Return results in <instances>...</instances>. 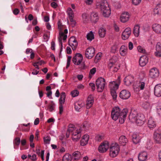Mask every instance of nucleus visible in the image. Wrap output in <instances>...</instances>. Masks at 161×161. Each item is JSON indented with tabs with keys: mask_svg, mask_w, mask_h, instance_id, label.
I'll return each mask as SVG.
<instances>
[{
	"mask_svg": "<svg viewBox=\"0 0 161 161\" xmlns=\"http://www.w3.org/2000/svg\"><path fill=\"white\" fill-rule=\"evenodd\" d=\"M128 112V110L126 109H124L121 111L119 108L116 107L113 109L111 116L112 119L114 120L119 119V122L121 124H122L124 122Z\"/></svg>",
	"mask_w": 161,
	"mask_h": 161,
	"instance_id": "f257e3e1",
	"label": "nucleus"
},
{
	"mask_svg": "<svg viewBox=\"0 0 161 161\" xmlns=\"http://www.w3.org/2000/svg\"><path fill=\"white\" fill-rule=\"evenodd\" d=\"M70 128L69 130V131H72V138L74 141L76 142L78 140L81 136V131L75 127L74 125L72 124H70Z\"/></svg>",
	"mask_w": 161,
	"mask_h": 161,
	"instance_id": "f03ea898",
	"label": "nucleus"
},
{
	"mask_svg": "<svg viewBox=\"0 0 161 161\" xmlns=\"http://www.w3.org/2000/svg\"><path fill=\"white\" fill-rule=\"evenodd\" d=\"M105 17H108L111 14V10L107 2L105 0L101 1V12Z\"/></svg>",
	"mask_w": 161,
	"mask_h": 161,
	"instance_id": "7ed1b4c3",
	"label": "nucleus"
},
{
	"mask_svg": "<svg viewBox=\"0 0 161 161\" xmlns=\"http://www.w3.org/2000/svg\"><path fill=\"white\" fill-rule=\"evenodd\" d=\"M119 151V147L117 143L112 144L110 147L109 154L111 157H115L118 154Z\"/></svg>",
	"mask_w": 161,
	"mask_h": 161,
	"instance_id": "20e7f679",
	"label": "nucleus"
},
{
	"mask_svg": "<svg viewBox=\"0 0 161 161\" xmlns=\"http://www.w3.org/2000/svg\"><path fill=\"white\" fill-rule=\"evenodd\" d=\"M120 82V77L119 76L117 80L110 82L109 86L110 90H117L119 88Z\"/></svg>",
	"mask_w": 161,
	"mask_h": 161,
	"instance_id": "39448f33",
	"label": "nucleus"
},
{
	"mask_svg": "<svg viewBox=\"0 0 161 161\" xmlns=\"http://www.w3.org/2000/svg\"><path fill=\"white\" fill-rule=\"evenodd\" d=\"M83 59L82 55L80 53H77L73 57L72 61L75 64L79 65L81 63Z\"/></svg>",
	"mask_w": 161,
	"mask_h": 161,
	"instance_id": "423d86ee",
	"label": "nucleus"
},
{
	"mask_svg": "<svg viewBox=\"0 0 161 161\" xmlns=\"http://www.w3.org/2000/svg\"><path fill=\"white\" fill-rule=\"evenodd\" d=\"M95 49L92 47H90L86 49L85 52V56L88 59H91L94 55Z\"/></svg>",
	"mask_w": 161,
	"mask_h": 161,
	"instance_id": "0eeeda50",
	"label": "nucleus"
},
{
	"mask_svg": "<svg viewBox=\"0 0 161 161\" xmlns=\"http://www.w3.org/2000/svg\"><path fill=\"white\" fill-rule=\"evenodd\" d=\"M146 119L144 116L142 114H139L137 115V119L135 122L138 126L142 125L144 123Z\"/></svg>",
	"mask_w": 161,
	"mask_h": 161,
	"instance_id": "6e6552de",
	"label": "nucleus"
},
{
	"mask_svg": "<svg viewBox=\"0 0 161 161\" xmlns=\"http://www.w3.org/2000/svg\"><path fill=\"white\" fill-rule=\"evenodd\" d=\"M130 96V92L126 90H122L120 93L119 97L123 99H128Z\"/></svg>",
	"mask_w": 161,
	"mask_h": 161,
	"instance_id": "1a4fd4ad",
	"label": "nucleus"
},
{
	"mask_svg": "<svg viewBox=\"0 0 161 161\" xmlns=\"http://www.w3.org/2000/svg\"><path fill=\"white\" fill-rule=\"evenodd\" d=\"M131 33L130 28L128 27L125 29L122 33V39L124 40L127 39L130 36Z\"/></svg>",
	"mask_w": 161,
	"mask_h": 161,
	"instance_id": "9d476101",
	"label": "nucleus"
},
{
	"mask_svg": "<svg viewBox=\"0 0 161 161\" xmlns=\"http://www.w3.org/2000/svg\"><path fill=\"white\" fill-rule=\"evenodd\" d=\"M67 13L69 16V19L70 21L72 22V24L73 25V26H75L76 24V22L74 20V13L72 9L70 8H68L67 9Z\"/></svg>",
	"mask_w": 161,
	"mask_h": 161,
	"instance_id": "9b49d317",
	"label": "nucleus"
},
{
	"mask_svg": "<svg viewBox=\"0 0 161 161\" xmlns=\"http://www.w3.org/2000/svg\"><path fill=\"white\" fill-rule=\"evenodd\" d=\"M159 72L158 69L155 68L150 69L149 71V76L152 78H155L158 76Z\"/></svg>",
	"mask_w": 161,
	"mask_h": 161,
	"instance_id": "f8f14e48",
	"label": "nucleus"
},
{
	"mask_svg": "<svg viewBox=\"0 0 161 161\" xmlns=\"http://www.w3.org/2000/svg\"><path fill=\"white\" fill-rule=\"evenodd\" d=\"M134 77L131 75L126 76L124 79V82L125 84L128 86L131 85L134 81Z\"/></svg>",
	"mask_w": 161,
	"mask_h": 161,
	"instance_id": "ddd939ff",
	"label": "nucleus"
},
{
	"mask_svg": "<svg viewBox=\"0 0 161 161\" xmlns=\"http://www.w3.org/2000/svg\"><path fill=\"white\" fill-rule=\"evenodd\" d=\"M148 58L146 55L142 56L139 61V64L141 66H145L148 62Z\"/></svg>",
	"mask_w": 161,
	"mask_h": 161,
	"instance_id": "4468645a",
	"label": "nucleus"
},
{
	"mask_svg": "<svg viewBox=\"0 0 161 161\" xmlns=\"http://www.w3.org/2000/svg\"><path fill=\"white\" fill-rule=\"evenodd\" d=\"M155 95L158 97H161V84H159L156 85L154 88Z\"/></svg>",
	"mask_w": 161,
	"mask_h": 161,
	"instance_id": "2eb2a0df",
	"label": "nucleus"
},
{
	"mask_svg": "<svg viewBox=\"0 0 161 161\" xmlns=\"http://www.w3.org/2000/svg\"><path fill=\"white\" fill-rule=\"evenodd\" d=\"M156 51L154 54L156 56L158 57H161V42H158L157 44L156 47Z\"/></svg>",
	"mask_w": 161,
	"mask_h": 161,
	"instance_id": "dca6fc26",
	"label": "nucleus"
},
{
	"mask_svg": "<svg viewBox=\"0 0 161 161\" xmlns=\"http://www.w3.org/2000/svg\"><path fill=\"white\" fill-rule=\"evenodd\" d=\"M141 139L139 134L137 133H134L132 136V141L134 143L137 144L138 143Z\"/></svg>",
	"mask_w": 161,
	"mask_h": 161,
	"instance_id": "f3484780",
	"label": "nucleus"
},
{
	"mask_svg": "<svg viewBox=\"0 0 161 161\" xmlns=\"http://www.w3.org/2000/svg\"><path fill=\"white\" fill-rule=\"evenodd\" d=\"M89 136L88 135H85L82 137V139L80 141V145L81 146H84L86 145L88 143Z\"/></svg>",
	"mask_w": 161,
	"mask_h": 161,
	"instance_id": "a211bd4d",
	"label": "nucleus"
},
{
	"mask_svg": "<svg viewBox=\"0 0 161 161\" xmlns=\"http://www.w3.org/2000/svg\"><path fill=\"white\" fill-rule=\"evenodd\" d=\"M109 147V143L107 141H104L101 143V153L106 152Z\"/></svg>",
	"mask_w": 161,
	"mask_h": 161,
	"instance_id": "6ab92c4d",
	"label": "nucleus"
},
{
	"mask_svg": "<svg viewBox=\"0 0 161 161\" xmlns=\"http://www.w3.org/2000/svg\"><path fill=\"white\" fill-rule=\"evenodd\" d=\"M153 30L156 33H161V25L158 24H154L152 25Z\"/></svg>",
	"mask_w": 161,
	"mask_h": 161,
	"instance_id": "aec40b11",
	"label": "nucleus"
},
{
	"mask_svg": "<svg viewBox=\"0 0 161 161\" xmlns=\"http://www.w3.org/2000/svg\"><path fill=\"white\" fill-rule=\"evenodd\" d=\"M147 125L148 127L150 128H153L156 127V122L152 117H151L149 118Z\"/></svg>",
	"mask_w": 161,
	"mask_h": 161,
	"instance_id": "412c9836",
	"label": "nucleus"
},
{
	"mask_svg": "<svg viewBox=\"0 0 161 161\" xmlns=\"http://www.w3.org/2000/svg\"><path fill=\"white\" fill-rule=\"evenodd\" d=\"M94 102L93 97L91 95H89L87 100L86 108L87 109H89L92 105Z\"/></svg>",
	"mask_w": 161,
	"mask_h": 161,
	"instance_id": "4be33fe9",
	"label": "nucleus"
},
{
	"mask_svg": "<svg viewBox=\"0 0 161 161\" xmlns=\"http://www.w3.org/2000/svg\"><path fill=\"white\" fill-rule=\"evenodd\" d=\"M147 157V154L146 152H143L140 153L138 156V158L140 161L146 160Z\"/></svg>",
	"mask_w": 161,
	"mask_h": 161,
	"instance_id": "5701e85b",
	"label": "nucleus"
},
{
	"mask_svg": "<svg viewBox=\"0 0 161 161\" xmlns=\"http://www.w3.org/2000/svg\"><path fill=\"white\" fill-rule=\"evenodd\" d=\"M154 138L157 143H161V131L158 132L156 131L153 135Z\"/></svg>",
	"mask_w": 161,
	"mask_h": 161,
	"instance_id": "b1692460",
	"label": "nucleus"
},
{
	"mask_svg": "<svg viewBox=\"0 0 161 161\" xmlns=\"http://www.w3.org/2000/svg\"><path fill=\"white\" fill-rule=\"evenodd\" d=\"M129 18L128 13L127 12L124 13L122 14L120 17V21L123 22L125 23L127 21Z\"/></svg>",
	"mask_w": 161,
	"mask_h": 161,
	"instance_id": "393cba45",
	"label": "nucleus"
},
{
	"mask_svg": "<svg viewBox=\"0 0 161 161\" xmlns=\"http://www.w3.org/2000/svg\"><path fill=\"white\" fill-rule=\"evenodd\" d=\"M120 54L121 56H125L127 53V47L125 45L122 46L119 49Z\"/></svg>",
	"mask_w": 161,
	"mask_h": 161,
	"instance_id": "a878e982",
	"label": "nucleus"
},
{
	"mask_svg": "<svg viewBox=\"0 0 161 161\" xmlns=\"http://www.w3.org/2000/svg\"><path fill=\"white\" fill-rule=\"evenodd\" d=\"M153 14L159 15L161 14V3H159L156 6L153 10Z\"/></svg>",
	"mask_w": 161,
	"mask_h": 161,
	"instance_id": "bb28decb",
	"label": "nucleus"
},
{
	"mask_svg": "<svg viewBox=\"0 0 161 161\" xmlns=\"http://www.w3.org/2000/svg\"><path fill=\"white\" fill-rule=\"evenodd\" d=\"M84 105V103L81 101H78L75 103V108L77 111H79V110Z\"/></svg>",
	"mask_w": 161,
	"mask_h": 161,
	"instance_id": "cd10ccee",
	"label": "nucleus"
},
{
	"mask_svg": "<svg viewBox=\"0 0 161 161\" xmlns=\"http://www.w3.org/2000/svg\"><path fill=\"white\" fill-rule=\"evenodd\" d=\"M128 141L127 138L124 136H121L119 138V143L122 146H125Z\"/></svg>",
	"mask_w": 161,
	"mask_h": 161,
	"instance_id": "c85d7f7f",
	"label": "nucleus"
},
{
	"mask_svg": "<svg viewBox=\"0 0 161 161\" xmlns=\"http://www.w3.org/2000/svg\"><path fill=\"white\" fill-rule=\"evenodd\" d=\"M91 20L93 23H96L98 20V14L96 13H92L91 15Z\"/></svg>",
	"mask_w": 161,
	"mask_h": 161,
	"instance_id": "c756f323",
	"label": "nucleus"
},
{
	"mask_svg": "<svg viewBox=\"0 0 161 161\" xmlns=\"http://www.w3.org/2000/svg\"><path fill=\"white\" fill-rule=\"evenodd\" d=\"M71 157L73 160H78L81 158L80 153L79 151L75 152L73 153Z\"/></svg>",
	"mask_w": 161,
	"mask_h": 161,
	"instance_id": "7c9ffc66",
	"label": "nucleus"
},
{
	"mask_svg": "<svg viewBox=\"0 0 161 161\" xmlns=\"http://www.w3.org/2000/svg\"><path fill=\"white\" fill-rule=\"evenodd\" d=\"M65 98V93L64 92H62L61 93L60 98L59 100V104H64Z\"/></svg>",
	"mask_w": 161,
	"mask_h": 161,
	"instance_id": "2f4dec72",
	"label": "nucleus"
},
{
	"mask_svg": "<svg viewBox=\"0 0 161 161\" xmlns=\"http://www.w3.org/2000/svg\"><path fill=\"white\" fill-rule=\"evenodd\" d=\"M140 26L139 25H135L134 28L133 33L135 36L136 37H138L139 35Z\"/></svg>",
	"mask_w": 161,
	"mask_h": 161,
	"instance_id": "473e14b6",
	"label": "nucleus"
},
{
	"mask_svg": "<svg viewBox=\"0 0 161 161\" xmlns=\"http://www.w3.org/2000/svg\"><path fill=\"white\" fill-rule=\"evenodd\" d=\"M89 127V123L87 121H85L81 125L79 130H80L85 131L87 130Z\"/></svg>",
	"mask_w": 161,
	"mask_h": 161,
	"instance_id": "72a5a7b5",
	"label": "nucleus"
},
{
	"mask_svg": "<svg viewBox=\"0 0 161 161\" xmlns=\"http://www.w3.org/2000/svg\"><path fill=\"white\" fill-rule=\"evenodd\" d=\"M71 156L68 153L65 154L62 158V161H71Z\"/></svg>",
	"mask_w": 161,
	"mask_h": 161,
	"instance_id": "f704fd0d",
	"label": "nucleus"
},
{
	"mask_svg": "<svg viewBox=\"0 0 161 161\" xmlns=\"http://www.w3.org/2000/svg\"><path fill=\"white\" fill-rule=\"evenodd\" d=\"M96 85L97 91L98 92H101V88L100 87L101 86V78H98L97 79Z\"/></svg>",
	"mask_w": 161,
	"mask_h": 161,
	"instance_id": "c9c22d12",
	"label": "nucleus"
},
{
	"mask_svg": "<svg viewBox=\"0 0 161 161\" xmlns=\"http://www.w3.org/2000/svg\"><path fill=\"white\" fill-rule=\"evenodd\" d=\"M70 46L73 50L76 49L78 46V43L76 40H75V41L72 42H70L69 43Z\"/></svg>",
	"mask_w": 161,
	"mask_h": 161,
	"instance_id": "e433bc0d",
	"label": "nucleus"
},
{
	"mask_svg": "<svg viewBox=\"0 0 161 161\" xmlns=\"http://www.w3.org/2000/svg\"><path fill=\"white\" fill-rule=\"evenodd\" d=\"M137 115L136 113L135 114H131L129 116V119H130L131 121L133 122H135L136 121L137 118Z\"/></svg>",
	"mask_w": 161,
	"mask_h": 161,
	"instance_id": "4c0bfd02",
	"label": "nucleus"
},
{
	"mask_svg": "<svg viewBox=\"0 0 161 161\" xmlns=\"http://www.w3.org/2000/svg\"><path fill=\"white\" fill-rule=\"evenodd\" d=\"M118 60V58L116 56H113L111 59L110 60V63L108 65L109 67H112L111 65L114 64Z\"/></svg>",
	"mask_w": 161,
	"mask_h": 161,
	"instance_id": "58836bf2",
	"label": "nucleus"
},
{
	"mask_svg": "<svg viewBox=\"0 0 161 161\" xmlns=\"http://www.w3.org/2000/svg\"><path fill=\"white\" fill-rule=\"evenodd\" d=\"M107 87V83L105 79L101 77V92Z\"/></svg>",
	"mask_w": 161,
	"mask_h": 161,
	"instance_id": "ea45409f",
	"label": "nucleus"
},
{
	"mask_svg": "<svg viewBox=\"0 0 161 161\" xmlns=\"http://www.w3.org/2000/svg\"><path fill=\"white\" fill-rule=\"evenodd\" d=\"M88 14L86 13H84L82 14V18L84 23H86L88 21Z\"/></svg>",
	"mask_w": 161,
	"mask_h": 161,
	"instance_id": "a19ab883",
	"label": "nucleus"
},
{
	"mask_svg": "<svg viewBox=\"0 0 161 161\" xmlns=\"http://www.w3.org/2000/svg\"><path fill=\"white\" fill-rule=\"evenodd\" d=\"M96 68H93L90 70L88 78L90 79L92 78V75H94L96 73Z\"/></svg>",
	"mask_w": 161,
	"mask_h": 161,
	"instance_id": "79ce46f5",
	"label": "nucleus"
},
{
	"mask_svg": "<svg viewBox=\"0 0 161 161\" xmlns=\"http://www.w3.org/2000/svg\"><path fill=\"white\" fill-rule=\"evenodd\" d=\"M87 39L89 41H92L94 39V36L93 33L92 31H90L86 36Z\"/></svg>",
	"mask_w": 161,
	"mask_h": 161,
	"instance_id": "37998d69",
	"label": "nucleus"
},
{
	"mask_svg": "<svg viewBox=\"0 0 161 161\" xmlns=\"http://www.w3.org/2000/svg\"><path fill=\"white\" fill-rule=\"evenodd\" d=\"M118 43L116 42L112 47L111 52L113 53H115L118 48Z\"/></svg>",
	"mask_w": 161,
	"mask_h": 161,
	"instance_id": "c03bdc74",
	"label": "nucleus"
},
{
	"mask_svg": "<svg viewBox=\"0 0 161 161\" xmlns=\"http://www.w3.org/2000/svg\"><path fill=\"white\" fill-rule=\"evenodd\" d=\"M51 104L48 106V109L50 112H52L54 110L55 104L53 101L51 102Z\"/></svg>",
	"mask_w": 161,
	"mask_h": 161,
	"instance_id": "a18cd8bd",
	"label": "nucleus"
},
{
	"mask_svg": "<svg viewBox=\"0 0 161 161\" xmlns=\"http://www.w3.org/2000/svg\"><path fill=\"white\" fill-rule=\"evenodd\" d=\"M116 91V90H110L111 95L113 97V100H116L117 97Z\"/></svg>",
	"mask_w": 161,
	"mask_h": 161,
	"instance_id": "49530a36",
	"label": "nucleus"
},
{
	"mask_svg": "<svg viewBox=\"0 0 161 161\" xmlns=\"http://www.w3.org/2000/svg\"><path fill=\"white\" fill-rule=\"evenodd\" d=\"M145 83L144 82L140 81L139 83V87L140 90H143L145 88Z\"/></svg>",
	"mask_w": 161,
	"mask_h": 161,
	"instance_id": "de8ad7c7",
	"label": "nucleus"
},
{
	"mask_svg": "<svg viewBox=\"0 0 161 161\" xmlns=\"http://www.w3.org/2000/svg\"><path fill=\"white\" fill-rule=\"evenodd\" d=\"M142 106L144 109H146L149 108L150 107L149 103L147 102H143L142 104Z\"/></svg>",
	"mask_w": 161,
	"mask_h": 161,
	"instance_id": "09e8293b",
	"label": "nucleus"
},
{
	"mask_svg": "<svg viewBox=\"0 0 161 161\" xmlns=\"http://www.w3.org/2000/svg\"><path fill=\"white\" fill-rule=\"evenodd\" d=\"M79 65V69L80 70L85 69L86 68V67L84 62L81 63Z\"/></svg>",
	"mask_w": 161,
	"mask_h": 161,
	"instance_id": "8fccbe9b",
	"label": "nucleus"
},
{
	"mask_svg": "<svg viewBox=\"0 0 161 161\" xmlns=\"http://www.w3.org/2000/svg\"><path fill=\"white\" fill-rule=\"evenodd\" d=\"M79 94V92L77 90H75L71 92V94L73 97H76Z\"/></svg>",
	"mask_w": 161,
	"mask_h": 161,
	"instance_id": "3c124183",
	"label": "nucleus"
},
{
	"mask_svg": "<svg viewBox=\"0 0 161 161\" xmlns=\"http://www.w3.org/2000/svg\"><path fill=\"white\" fill-rule=\"evenodd\" d=\"M157 109L158 113L160 116H161V103L158 104L157 106Z\"/></svg>",
	"mask_w": 161,
	"mask_h": 161,
	"instance_id": "603ef678",
	"label": "nucleus"
},
{
	"mask_svg": "<svg viewBox=\"0 0 161 161\" xmlns=\"http://www.w3.org/2000/svg\"><path fill=\"white\" fill-rule=\"evenodd\" d=\"M59 35L60 38L63 37V39L64 41L66 40L67 38V36L65 35L63 32H59Z\"/></svg>",
	"mask_w": 161,
	"mask_h": 161,
	"instance_id": "864d4df0",
	"label": "nucleus"
},
{
	"mask_svg": "<svg viewBox=\"0 0 161 161\" xmlns=\"http://www.w3.org/2000/svg\"><path fill=\"white\" fill-rule=\"evenodd\" d=\"M20 138H16L14 140V144L16 145L19 146L20 144Z\"/></svg>",
	"mask_w": 161,
	"mask_h": 161,
	"instance_id": "5fc2aeb1",
	"label": "nucleus"
},
{
	"mask_svg": "<svg viewBox=\"0 0 161 161\" xmlns=\"http://www.w3.org/2000/svg\"><path fill=\"white\" fill-rule=\"evenodd\" d=\"M44 142L46 144H49L51 140L49 136L44 137L43 138Z\"/></svg>",
	"mask_w": 161,
	"mask_h": 161,
	"instance_id": "6e6d98bb",
	"label": "nucleus"
},
{
	"mask_svg": "<svg viewBox=\"0 0 161 161\" xmlns=\"http://www.w3.org/2000/svg\"><path fill=\"white\" fill-rule=\"evenodd\" d=\"M137 49L138 51L140 52L143 53H144L145 52V50L141 46H138L137 47Z\"/></svg>",
	"mask_w": 161,
	"mask_h": 161,
	"instance_id": "4d7b16f0",
	"label": "nucleus"
},
{
	"mask_svg": "<svg viewBox=\"0 0 161 161\" xmlns=\"http://www.w3.org/2000/svg\"><path fill=\"white\" fill-rule=\"evenodd\" d=\"M106 31L105 29L103 28H101V37H104L106 33Z\"/></svg>",
	"mask_w": 161,
	"mask_h": 161,
	"instance_id": "13d9d810",
	"label": "nucleus"
},
{
	"mask_svg": "<svg viewBox=\"0 0 161 161\" xmlns=\"http://www.w3.org/2000/svg\"><path fill=\"white\" fill-rule=\"evenodd\" d=\"M3 38H0V50L3 49L4 47L3 42Z\"/></svg>",
	"mask_w": 161,
	"mask_h": 161,
	"instance_id": "bf43d9fd",
	"label": "nucleus"
},
{
	"mask_svg": "<svg viewBox=\"0 0 161 161\" xmlns=\"http://www.w3.org/2000/svg\"><path fill=\"white\" fill-rule=\"evenodd\" d=\"M142 0H132L133 3L135 5H136L139 4L141 2Z\"/></svg>",
	"mask_w": 161,
	"mask_h": 161,
	"instance_id": "052dcab7",
	"label": "nucleus"
},
{
	"mask_svg": "<svg viewBox=\"0 0 161 161\" xmlns=\"http://www.w3.org/2000/svg\"><path fill=\"white\" fill-rule=\"evenodd\" d=\"M70 124L68 126V128L67 130V131L66 133V137L67 138H68L69 137V136L70 135V133H71V134H72V131H69V130L70 128Z\"/></svg>",
	"mask_w": 161,
	"mask_h": 161,
	"instance_id": "680f3d73",
	"label": "nucleus"
},
{
	"mask_svg": "<svg viewBox=\"0 0 161 161\" xmlns=\"http://www.w3.org/2000/svg\"><path fill=\"white\" fill-rule=\"evenodd\" d=\"M51 6L53 8H55L58 7V4L55 2H53L51 4Z\"/></svg>",
	"mask_w": 161,
	"mask_h": 161,
	"instance_id": "e2e57ef3",
	"label": "nucleus"
},
{
	"mask_svg": "<svg viewBox=\"0 0 161 161\" xmlns=\"http://www.w3.org/2000/svg\"><path fill=\"white\" fill-rule=\"evenodd\" d=\"M89 86L91 87V89L92 91H94L95 89V86L94 84L91 83L89 84Z\"/></svg>",
	"mask_w": 161,
	"mask_h": 161,
	"instance_id": "0e129e2a",
	"label": "nucleus"
},
{
	"mask_svg": "<svg viewBox=\"0 0 161 161\" xmlns=\"http://www.w3.org/2000/svg\"><path fill=\"white\" fill-rule=\"evenodd\" d=\"M63 104H59V113L60 114H61L62 113H63Z\"/></svg>",
	"mask_w": 161,
	"mask_h": 161,
	"instance_id": "69168bd1",
	"label": "nucleus"
},
{
	"mask_svg": "<svg viewBox=\"0 0 161 161\" xmlns=\"http://www.w3.org/2000/svg\"><path fill=\"white\" fill-rule=\"evenodd\" d=\"M76 39L75 37V36H71L69 38V43L70 42H72L73 41H75V40H76Z\"/></svg>",
	"mask_w": 161,
	"mask_h": 161,
	"instance_id": "338daca9",
	"label": "nucleus"
},
{
	"mask_svg": "<svg viewBox=\"0 0 161 161\" xmlns=\"http://www.w3.org/2000/svg\"><path fill=\"white\" fill-rule=\"evenodd\" d=\"M19 11L18 8H15L13 11V13L14 14L16 15H17L19 13Z\"/></svg>",
	"mask_w": 161,
	"mask_h": 161,
	"instance_id": "774afa93",
	"label": "nucleus"
}]
</instances>
